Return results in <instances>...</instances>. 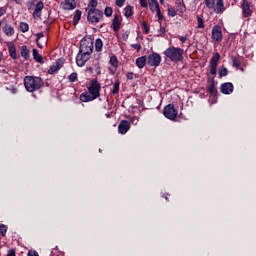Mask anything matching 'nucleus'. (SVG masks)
Instances as JSON below:
<instances>
[{
	"mask_svg": "<svg viewBox=\"0 0 256 256\" xmlns=\"http://www.w3.org/2000/svg\"><path fill=\"white\" fill-rule=\"evenodd\" d=\"M93 53V39L83 38L80 41L79 53L76 56V64L83 67L91 59Z\"/></svg>",
	"mask_w": 256,
	"mask_h": 256,
	"instance_id": "1",
	"label": "nucleus"
},
{
	"mask_svg": "<svg viewBox=\"0 0 256 256\" xmlns=\"http://www.w3.org/2000/svg\"><path fill=\"white\" fill-rule=\"evenodd\" d=\"M45 85V82L41 77L37 76H25L24 77V87L28 93H35L39 91Z\"/></svg>",
	"mask_w": 256,
	"mask_h": 256,
	"instance_id": "2",
	"label": "nucleus"
},
{
	"mask_svg": "<svg viewBox=\"0 0 256 256\" xmlns=\"http://www.w3.org/2000/svg\"><path fill=\"white\" fill-rule=\"evenodd\" d=\"M183 49L177 48L175 46L169 47L164 51L165 57L173 61L174 63H179V61H183Z\"/></svg>",
	"mask_w": 256,
	"mask_h": 256,
	"instance_id": "3",
	"label": "nucleus"
},
{
	"mask_svg": "<svg viewBox=\"0 0 256 256\" xmlns=\"http://www.w3.org/2000/svg\"><path fill=\"white\" fill-rule=\"evenodd\" d=\"M87 11V21L89 23H99L101 19H103V11L93 8V9H86Z\"/></svg>",
	"mask_w": 256,
	"mask_h": 256,
	"instance_id": "4",
	"label": "nucleus"
},
{
	"mask_svg": "<svg viewBox=\"0 0 256 256\" xmlns=\"http://www.w3.org/2000/svg\"><path fill=\"white\" fill-rule=\"evenodd\" d=\"M163 115L164 117H166V119H170V121H175L178 115L177 109H175V105L168 104L167 106H165L163 109Z\"/></svg>",
	"mask_w": 256,
	"mask_h": 256,
	"instance_id": "5",
	"label": "nucleus"
},
{
	"mask_svg": "<svg viewBox=\"0 0 256 256\" xmlns=\"http://www.w3.org/2000/svg\"><path fill=\"white\" fill-rule=\"evenodd\" d=\"M88 91L97 99L101 96V84L97 80H93L88 87Z\"/></svg>",
	"mask_w": 256,
	"mask_h": 256,
	"instance_id": "6",
	"label": "nucleus"
},
{
	"mask_svg": "<svg viewBox=\"0 0 256 256\" xmlns=\"http://www.w3.org/2000/svg\"><path fill=\"white\" fill-rule=\"evenodd\" d=\"M146 59L149 67H159V65H161V55L155 52L149 54Z\"/></svg>",
	"mask_w": 256,
	"mask_h": 256,
	"instance_id": "7",
	"label": "nucleus"
},
{
	"mask_svg": "<svg viewBox=\"0 0 256 256\" xmlns=\"http://www.w3.org/2000/svg\"><path fill=\"white\" fill-rule=\"evenodd\" d=\"M219 59H221V55L216 53L210 59V73L211 75H217V65H219Z\"/></svg>",
	"mask_w": 256,
	"mask_h": 256,
	"instance_id": "8",
	"label": "nucleus"
},
{
	"mask_svg": "<svg viewBox=\"0 0 256 256\" xmlns=\"http://www.w3.org/2000/svg\"><path fill=\"white\" fill-rule=\"evenodd\" d=\"M212 39L217 43H220V41H223V32L221 31V26L215 25L212 28Z\"/></svg>",
	"mask_w": 256,
	"mask_h": 256,
	"instance_id": "9",
	"label": "nucleus"
},
{
	"mask_svg": "<svg viewBox=\"0 0 256 256\" xmlns=\"http://www.w3.org/2000/svg\"><path fill=\"white\" fill-rule=\"evenodd\" d=\"M241 9L243 17L247 18L253 15V10H251V4H249V1L242 0Z\"/></svg>",
	"mask_w": 256,
	"mask_h": 256,
	"instance_id": "10",
	"label": "nucleus"
},
{
	"mask_svg": "<svg viewBox=\"0 0 256 256\" xmlns=\"http://www.w3.org/2000/svg\"><path fill=\"white\" fill-rule=\"evenodd\" d=\"M109 64L111 65V67L108 68L110 75H115L119 67V60L117 59V56H111Z\"/></svg>",
	"mask_w": 256,
	"mask_h": 256,
	"instance_id": "11",
	"label": "nucleus"
},
{
	"mask_svg": "<svg viewBox=\"0 0 256 256\" xmlns=\"http://www.w3.org/2000/svg\"><path fill=\"white\" fill-rule=\"evenodd\" d=\"M233 89H234V86H233V83L231 82L223 83L220 86V91L221 93H223V95H231V93H233Z\"/></svg>",
	"mask_w": 256,
	"mask_h": 256,
	"instance_id": "12",
	"label": "nucleus"
},
{
	"mask_svg": "<svg viewBox=\"0 0 256 256\" xmlns=\"http://www.w3.org/2000/svg\"><path fill=\"white\" fill-rule=\"evenodd\" d=\"M129 129H131V123L127 120H122L118 125V133H120V135H125Z\"/></svg>",
	"mask_w": 256,
	"mask_h": 256,
	"instance_id": "13",
	"label": "nucleus"
},
{
	"mask_svg": "<svg viewBox=\"0 0 256 256\" xmlns=\"http://www.w3.org/2000/svg\"><path fill=\"white\" fill-rule=\"evenodd\" d=\"M121 21V16L119 14H115L112 20V28L115 33H117L119 29H121Z\"/></svg>",
	"mask_w": 256,
	"mask_h": 256,
	"instance_id": "14",
	"label": "nucleus"
},
{
	"mask_svg": "<svg viewBox=\"0 0 256 256\" xmlns=\"http://www.w3.org/2000/svg\"><path fill=\"white\" fill-rule=\"evenodd\" d=\"M61 67H63V60L58 59L56 63L49 68L48 70L49 75H55V73H57L59 69H61Z\"/></svg>",
	"mask_w": 256,
	"mask_h": 256,
	"instance_id": "15",
	"label": "nucleus"
},
{
	"mask_svg": "<svg viewBox=\"0 0 256 256\" xmlns=\"http://www.w3.org/2000/svg\"><path fill=\"white\" fill-rule=\"evenodd\" d=\"M43 7H45V4H43V1H39L36 4L35 10L33 12V17L35 19H39V17H41V11H43Z\"/></svg>",
	"mask_w": 256,
	"mask_h": 256,
	"instance_id": "16",
	"label": "nucleus"
},
{
	"mask_svg": "<svg viewBox=\"0 0 256 256\" xmlns=\"http://www.w3.org/2000/svg\"><path fill=\"white\" fill-rule=\"evenodd\" d=\"M2 31L7 37H13V35H15V29L8 23H5V25L2 27Z\"/></svg>",
	"mask_w": 256,
	"mask_h": 256,
	"instance_id": "17",
	"label": "nucleus"
},
{
	"mask_svg": "<svg viewBox=\"0 0 256 256\" xmlns=\"http://www.w3.org/2000/svg\"><path fill=\"white\" fill-rule=\"evenodd\" d=\"M75 7H77L75 0H65L63 4V9H65V11H71L75 9Z\"/></svg>",
	"mask_w": 256,
	"mask_h": 256,
	"instance_id": "18",
	"label": "nucleus"
},
{
	"mask_svg": "<svg viewBox=\"0 0 256 256\" xmlns=\"http://www.w3.org/2000/svg\"><path fill=\"white\" fill-rule=\"evenodd\" d=\"M95 96H93V94L91 93H83L80 95V101H82L83 103H87L89 101H95Z\"/></svg>",
	"mask_w": 256,
	"mask_h": 256,
	"instance_id": "19",
	"label": "nucleus"
},
{
	"mask_svg": "<svg viewBox=\"0 0 256 256\" xmlns=\"http://www.w3.org/2000/svg\"><path fill=\"white\" fill-rule=\"evenodd\" d=\"M136 65L138 69H143L147 65V56H142L136 59Z\"/></svg>",
	"mask_w": 256,
	"mask_h": 256,
	"instance_id": "20",
	"label": "nucleus"
},
{
	"mask_svg": "<svg viewBox=\"0 0 256 256\" xmlns=\"http://www.w3.org/2000/svg\"><path fill=\"white\" fill-rule=\"evenodd\" d=\"M216 13H223L225 11V4L223 3V0H217L216 6H215Z\"/></svg>",
	"mask_w": 256,
	"mask_h": 256,
	"instance_id": "21",
	"label": "nucleus"
},
{
	"mask_svg": "<svg viewBox=\"0 0 256 256\" xmlns=\"http://www.w3.org/2000/svg\"><path fill=\"white\" fill-rule=\"evenodd\" d=\"M30 53L31 51H29V48H27V46L24 45L21 47V51H20L21 57H23L24 59H29Z\"/></svg>",
	"mask_w": 256,
	"mask_h": 256,
	"instance_id": "22",
	"label": "nucleus"
},
{
	"mask_svg": "<svg viewBox=\"0 0 256 256\" xmlns=\"http://www.w3.org/2000/svg\"><path fill=\"white\" fill-rule=\"evenodd\" d=\"M197 26L196 29H205V21L203 20V16L197 15Z\"/></svg>",
	"mask_w": 256,
	"mask_h": 256,
	"instance_id": "23",
	"label": "nucleus"
},
{
	"mask_svg": "<svg viewBox=\"0 0 256 256\" xmlns=\"http://www.w3.org/2000/svg\"><path fill=\"white\" fill-rule=\"evenodd\" d=\"M32 53H33V58L37 63H43V56L39 54V51H37V49H33Z\"/></svg>",
	"mask_w": 256,
	"mask_h": 256,
	"instance_id": "24",
	"label": "nucleus"
},
{
	"mask_svg": "<svg viewBox=\"0 0 256 256\" xmlns=\"http://www.w3.org/2000/svg\"><path fill=\"white\" fill-rule=\"evenodd\" d=\"M148 5L150 10L154 13V11L159 7V2H157V0H148Z\"/></svg>",
	"mask_w": 256,
	"mask_h": 256,
	"instance_id": "25",
	"label": "nucleus"
},
{
	"mask_svg": "<svg viewBox=\"0 0 256 256\" xmlns=\"http://www.w3.org/2000/svg\"><path fill=\"white\" fill-rule=\"evenodd\" d=\"M8 51L12 59H17V49L15 48V45H10Z\"/></svg>",
	"mask_w": 256,
	"mask_h": 256,
	"instance_id": "26",
	"label": "nucleus"
},
{
	"mask_svg": "<svg viewBox=\"0 0 256 256\" xmlns=\"http://www.w3.org/2000/svg\"><path fill=\"white\" fill-rule=\"evenodd\" d=\"M231 61L233 67H236V69H239V67H241V60L239 59V57L231 56Z\"/></svg>",
	"mask_w": 256,
	"mask_h": 256,
	"instance_id": "27",
	"label": "nucleus"
},
{
	"mask_svg": "<svg viewBox=\"0 0 256 256\" xmlns=\"http://www.w3.org/2000/svg\"><path fill=\"white\" fill-rule=\"evenodd\" d=\"M124 11V15L127 19H129V17H133V8L131 5L126 6Z\"/></svg>",
	"mask_w": 256,
	"mask_h": 256,
	"instance_id": "28",
	"label": "nucleus"
},
{
	"mask_svg": "<svg viewBox=\"0 0 256 256\" xmlns=\"http://www.w3.org/2000/svg\"><path fill=\"white\" fill-rule=\"evenodd\" d=\"M121 85V82L119 80H116L113 89L111 91L112 95H117L119 93V86Z\"/></svg>",
	"mask_w": 256,
	"mask_h": 256,
	"instance_id": "29",
	"label": "nucleus"
},
{
	"mask_svg": "<svg viewBox=\"0 0 256 256\" xmlns=\"http://www.w3.org/2000/svg\"><path fill=\"white\" fill-rule=\"evenodd\" d=\"M79 21H81V11L80 10H76L75 15L73 17L74 25H77V23H79Z\"/></svg>",
	"mask_w": 256,
	"mask_h": 256,
	"instance_id": "30",
	"label": "nucleus"
},
{
	"mask_svg": "<svg viewBox=\"0 0 256 256\" xmlns=\"http://www.w3.org/2000/svg\"><path fill=\"white\" fill-rule=\"evenodd\" d=\"M102 49H103V41L100 38H98L95 41V50L99 52V51H102Z\"/></svg>",
	"mask_w": 256,
	"mask_h": 256,
	"instance_id": "31",
	"label": "nucleus"
},
{
	"mask_svg": "<svg viewBox=\"0 0 256 256\" xmlns=\"http://www.w3.org/2000/svg\"><path fill=\"white\" fill-rule=\"evenodd\" d=\"M44 37H45V35L43 34V32H40L37 34L36 41H37V47H39V49H43V44H41V42H39V41H41V39H43Z\"/></svg>",
	"mask_w": 256,
	"mask_h": 256,
	"instance_id": "32",
	"label": "nucleus"
},
{
	"mask_svg": "<svg viewBox=\"0 0 256 256\" xmlns=\"http://www.w3.org/2000/svg\"><path fill=\"white\" fill-rule=\"evenodd\" d=\"M228 74H229V70H227L225 66H222L219 68L220 77H227Z\"/></svg>",
	"mask_w": 256,
	"mask_h": 256,
	"instance_id": "33",
	"label": "nucleus"
},
{
	"mask_svg": "<svg viewBox=\"0 0 256 256\" xmlns=\"http://www.w3.org/2000/svg\"><path fill=\"white\" fill-rule=\"evenodd\" d=\"M207 91L208 93H210L211 95H215L217 93V88H215V84L212 83L209 86H207Z\"/></svg>",
	"mask_w": 256,
	"mask_h": 256,
	"instance_id": "34",
	"label": "nucleus"
},
{
	"mask_svg": "<svg viewBox=\"0 0 256 256\" xmlns=\"http://www.w3.org/2000/svg\"><path fill=\"white\" fill-rule=\"evenodd\" d=\"M98 2L97 0H89L88 8L86 9H97Z\"/></svg>",
	"mask_w": 256,
	"mask_h": 256,
	"instance_id": "35",
	"label": "nucleus"
},
{
	"mask_svg": "<svg viewBox=\"0 0 256 256\" xmlns=\"http://www.w3.org/2000/svg\"><path fill=\"white\" fill-rule=\"evenodd\" d=\"M20 30L22 31V33H27V31H29V24H27L25 22H21Z\"/></svg>",
	"mask_w": 256,
	"mask_h": 256,
	"instance_id": "36",
	"label": "nucleus"
},
{
	"mask_svg": "<svg viewBox=\"0 0 256 256\" xmlns=\"http://www.w3.org/2000/svg\"><path fill=\"white\" fill-rule=\"evenodd\" d=\"M205 5L208 9H213L215 7V0H205Z\"/></svg>",
	"mask_w": 256,
	"mask_h": 256,
	"instance_id": "37",
	"label": "nucleus"
},
{
	"mask_svg": "<svg viewBox=\"0 0 256 256\" xmlns=\"http://www.w3.org/2000/svg\"><path fill=\"white\" fill-rule=\"evenodd\" d=\"M104 15L106 17H111V15H113V8L112 7H109L107 6L104 10Z\"/></svg>",
	"mask_w": 256,
	"mask_h": 256,
	"instance_id": "38",
	"label": "nucleus"
},
{
	"mask_svg": "<svg viewBox=\"0 0 256 256\" xmlns=\"http://www.w3.org/2000/svg\"><path fill=\"white\" fill-rule=\"evenodd\" d=\"M0 233L2 237H5L7 234V226L5 224H0Z\"/></svg>",
	"mask_w": 256,
	"mask_h": 256,
	"instance_id": "39",
	"label": "nucleus"
},
{
	"mask_svg": "<svg viewBox=\"0 0 256 256\" xmlns=\"http://www.w3.org/2000/svg\"><path fill=\"white\" fill-rule=\"evenodd\" d=\"M168 15H169V17H175L177 15V10H175V8H173V7H169Z\"/></svg>",
	"mask_w": 256,
	"mask_h": 256,
	"instance_id": "40",
	"label": "nucleus"
},
{
	"mask_svg": "<svg viewBox=\"0 0 256 256\" xmlns=\"http://www.w3.org/2000/svg\"><path fill=\"white\" fill-rule=\"evenodd\" d=\"M141 27L145 35H149V26L147 25V22H142Z\"/></svg>",
	"mask_w": 256,
	"mask_h": 256,
	"instance_id": "41",
	"label": "nucleus"
},
{
	"mask_svg": "<svg viewBox=\"0 0 256 256\" xmlns=\"http://www.w3.org/2000/svg\"><path fill=\"white\" fill-rule=\"evenodd\" d=\"M69 81H70V83H75V81H77V73L76 72H73L70 74Z\"/></svg>",
	"mask_w": 256,
	"mask_h": 256,
	"instance_id": "42",
	"label": "nucleus"
},
{
	"mask_svg": "<svg viewBox=\"0 0 256 256\" xmlns=\"http://www.w3.org/2000/svg\"><path fill=\"white\" fill-rule=\"evenodd\" d=\"M155 11L157 13V17H158L159 21H161V19H163V16L161 15V8L158 7Z\"/></svg>",
	"mask_w": 256,
	"mask_h": 256,
	"instance_id": "43",
	"label": "nucleus"
},
{
	"mask_svg": "<svg viewBox=\"0 0 256 256\" xmlns=\"http://www.w3.org/2000/svg\"><path fill=\"white\" fill-rule=\"evenodd\" d=\"M117 7H123L125 5V0H116Z\"/></svg>",
	"mask_w": 256,
	"mask_h": 256,
	"instance_id": "44",
	"label": "nucleus"
},
{
	"mask_svg": "<svg viewBox=\"0 0 256 256\" xmlns=\"http://www.w3.org/2000/svg\"><path fill=\"white\" fill-rule=\"evenodd\" d=\"M132 49H136V51H141V45L140 44H132Z\"/></svg>",
	"mask_w": 256,
	"mask_h": 256,
	"instance_id": "45",
	"label": "nucleus"
},
{
	"mask_svg": "<svg viewBox=\"0 0 256 256\" xmlns=\"http://www.w3.org/2000/svg\"><path fill=\"white\" fill-rule=\"evenodd\" d=\"M140 5L141 7L147 8L149 4L147 3V0H140Z\"/></svg>",
	"mask_w": 256,
	"mask_h": 256,
	"instance_id": "46",
	"label": "nucleus"
},
{
	"mask_svg": "<svg viewBox=\"0 0 256 256\" xmlns=\"http://www.w3.org/2000/svg\"><path fill=\"white\" fill-rule=\"evenodd\" d=\"M159 35H160V37H163V35H165V27H163V26L160 27Z\"/></svg>",
	"mask_w": 256,
	"mask_h": 256,
	"instance_id": "47",
	"label": "nucleus"
},
{
	"mask_svg": "<svg viewBox=\"0 0 256 256\" xmlns=\"http://www.w3.org/2000/svg\"><path fill=\"white\" fill-rule=\"evenodd\" d=\"M5 13H7V9H5L4 7H0V17H3Z\"/></svg>",
	"mask_w": 256,
	"mask_h": 256,
	"instance_id": "48",
	"label": "nucleus"
},
{
	"mask_svg": "<svg viewBox=\"0 0 256 256\" xmlns=\"http://www.w3.org/2000/svg\"><path fill=\"white\" fill-rule=\"evenodd\" d=\"M28 256H39V254L37 253V251H29Z\"/></svg>",
	"mask_w": 256,
	"mask_h": 256,
	"instance_id": "49",
	"label": "nucleus"
},
{
	"mask_svg": "<svg viewBox=\"0 0 256 256\" xmlns=\"http://www.w3.org/2000/svg\"><path fill=\"white\" fill-rule=\"evenodd\" d=\"M133 75H134L133 72H128L126 77H127V79L132 80L133 79Z\"/></svg>",
	"mask_w": 256,
	"mask_h": 256,
	"instance_id": "50",
	"label": "nucleus"
},
{
	"mask_svg": "<svg viewBox=\"0 0 256 256\" xmlns=\"http://www.w3.org/2000/svg\"><path fill=\"white\" fill-rule=\"evenodd\" d=\"M179 7H180V13H184V11H185V4H180Z\"/></svg>",
	"mask_w": 256,
	"mask_h": 256,
	"instance_id": "51",
	"label": "nucleus"
},
{
	"mask_svg": "<svg viewBox=\"0 0 256 256\" xmlns=\"http://www.w3.org/2000/svg\"><path fill=\"white\" fill-rule=\"evenodd\" d=\"M7 256H15V250H9Z\"/></svg>",
	"mask_w": 256,
	"mask_h": 256,
	"instance_id": "52",
	"label": "nucleus"
},
{
	"mask_svg": "<svg viewBox=\"0 0 256 256\" xmlns=\"http://www.w3.org/2000/svg\"><path fill=\"white\" fill-rule=\"evenodd\" d=\"M179 41H181L182 43H185V41H187V38L183 36H179Z\"/></svg>",
	"mask_w": 256,
	"mask_h": 256,
	"instance_id": "53",
	"label": "nucleus"
},
{
	"mask_svg": "<svg viewBox=\"0 0 256 256\" xmlns=\"http://www.w3.org/2000/svg\"><path fill=\"white\" fill-rule=\"evenodd\" d=\"M15 3H17V5H21V3H23V0H14Z\"/></svg>",
	"mask_w": 256,
	"mask_h": 256,
	"instance_id": "54",
	"label": "nucleus"
},
{
	"mask_svg": "<svg viewBox=\"0 0 256 256\" xmlns=\"http://www.w3.org/2000/svg\"><path fill=\"white\" fill-rule=\"evenodd\" d=\"M11 93H13V94L17 93V88H13V89L11 90Z\"/></svg>",
	"mask_w": 256,
	"mask_h": 256,
	"instance_id": "55",
	"label": "nucleus"
},
{
	"mask_svg": "<svg viewBox=\"0 0 256 256\" xmlns=\"http://www.w3.org/2000/svg\"><path fill=\"white\" fill-rule=\"evenodd\" d=\"M3 59V54L0 53V61Z\"/></svg>",
	"mask_w": 256,
	"mask_h": 256,
	"instance_id": "56",
	"label": "nucleus"
},
{
	"mask_svg": "<svg viewBox=\"0 0 256 256\" xmlns=\"http://www.w3.org/2000/svg\"><path fill=\"white\" fill-rule=\"evenodd\" d=\"M42 43H47V40L46 39L42 40Z\"/></svg>",
	"mask_w": 256,
	"mask_h": 256,
	"instance_id": "57",
	"label": "nucleus"
},
{
	"mask_svg": "<svg viewBox=\"0 0 256 256\" xmlns=\"http://www.w3.org/2000/svg\"><path fill=\"white\" fill-rule=\"evenodd\" d=\"M239 69H240V71H242V72H243V71H245V69H244V68H239Z\"/></svg>",
	"mask_w": 256,
	"mask_h": 256,
	"instance_id": "58",
	"label": "nucleus"
},
{
	"mask_svg": "<svg viewBox=\"0 0 256 256\" xmlns=\"http://www.w3.org/2000/svg\"><path fill=\"white\" fill-rule=\"evenodd\" d=\"M160 3L163 4V0H160Z\"/></svg>",
	"mask_w": 256,
	"mask_h": 256,
	"instance_id": "59",
	"label": "nucleus"
},
{
	"mask_svg": "<svg viewBox=\"0 0 256 256\" xmlns=\"http://www.w3.org/2000/svg\"><path fill=\"white\" fill-rule=\"evenodd\" d=\"M234 1H237V0H234Z\"/></svg>",
	"mask_w": 256,
	"mask_h": 256,
	"instance_id": "60",
	"label": "nucleus"
}]
</instances>
